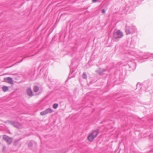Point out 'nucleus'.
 Here are the masks:
<instances>
[{
	"mask_svg": "<svg viewBox=\"0 0 153 153\" xmlns=\"http://www.w3.org/2000/svg\"><path fill=\"white\" fill-rule=\"evenodd\" d=\"M39 87L38 86H35L34 87L33 91L35 92H37L39 91Z\"/></svg>",
	"mask_w": 153,
	"mask_h": 153,
	"instance_id": "obj_10",
	"label": "nucleus"
},
{
	"mask_svg": "<svg viewBox=\"0 0 153 153\" xmlns=\"http://www.w3.org/2000/svg\"><path fill=\"white\" fill-rule=\"evenodd\" d=\"M151 58H153V56H151Z\"/></svg>",
	"mask_w": 153,
	"mask_h": 153,
	"instance_id": "obj_19",
	"label": "nucleus"
},
{
	"mask_svg": "<svg viewBox=\"0 0 153 153\" xmlns=\"http://www.w3.org/2000/svg\"><path fill=\"white\" fill-rule=\"evenodd\" d=\"M102 12L104 14L105 12V10L104 9H103L102 10Z\"/></svg>",
	"mask_w": 153,
	"mask_h": 153,
	"instance_id": "obj_16",
	"label": "nucleus"
},
{
	"mask_svg": "<svg viewBox=\"0 0 153 153\" xmlns=\"http://www.w3.org/2000/svg\"><path fill=\"white\" fill-rule=\"evenodd\" d=\"M23 59H22L19 62H22L23 61Z\"/></svg>",
	"mask_w": 153,
	"mask_h": 153,
	"instance_id": "obj_18",
	"label": "nucleus"
},
{
	"mask_svg": "<svg viewBox=\"0 0 153 153\" xmlns=\"http://www.w3.org/2000/svg\"><path fill=\"white\" fill-rule=\"evenodd\" d=\"M123 36V33L120 30H115L113 32L112 38L114 42H117Z\"/></svg>",
	"mask_w": 153,
	"mask_h": 153,
	"instance_id": "obj_1",
	"label": "nucleus"
},
{
	"mask_svg": "<svg viewBox=\"0 0 153 153\" xmlns=\"http://www.w3.org/2000/svg\"><path fill=\"white\" fill-rule=\"evenodd\" d=\"M53 112L52 109L50 108H48L45 110L41 112L40 114L41 115L44 116L48 113H51Z\"/></svg>",
	"mask_w": 153,
	"mask_h": 153,
	"instance_id": "obj_4",
	"label": "nucleus"
},
{
	"mask_svg": "<svg viewBox=\"0 0 153 153\" xmlns=\"http://www.w3.org/2000/svg\"><path fill=\"white\" fill-rule=\"evenodd\" d=\"M136 31V28L134 26L126 27L125 31L127 35L130 34H133Z\"/></svg>",
	"mask_w": 153,
	"mask_h": 153,
	"instance_id": "obj_2",
	"label": "nucleus"
},
{
	"mask_svg": "<svg viewBox=\"0 0 153 153\" xmlns=\"http://www.w3.org/2000/svg\"><path fill=\"white\" fill-rule=\"evenodd\" d=\"M2 90L4 92H6L8 90V88L7 86H4L2 88Z\"/></svg>",
	"mask_w": 153,
	"mask_h": 153,
	"instance_id": "obj_11",
	"label": "nucleus"
},
{
	"mask_svg": "<svg viewBox=\"0 0 153 153\" xmlns=\"http://www.w3.org/2000/svg\"><path fill=\"white\" fill-rule=\"evenodd\" d=\"M133 65H133V66H132V65H130V64H128V65H129V67L130 68H133L134 67H135V64L134 62H133Z\"/></svg>",
	"mask_w": 153,
	"mask_h": 153,
	"instance_id": "obj_14",
	"label": "nucleus"
},
{
	"mask_svg": "<svg viewBox=\"0 0 153 153\" xmlns=\"http://www.w3.org/2000/svg\"><path fill=\"white\" fill-rule=\"evenodd\" d=\"M5 82H7L10 84H13V80L12 78L10 77H8L6 78H5L4 79Z\"/></svg>",
	"mask_w": 153,
	"mask_h": 153,
	"instance_id": "obj_6",
	"label": "nucleus"
},
{
	"mask_svg": "<svg viewBox=\"0 0 153 153\" xmlns=\"http://www.w3.org/2000/svg\"><path fill=\"white\" fill-rule=\"evenodd\" d=\"M27 95L30 97H31L33 95V92L30 88H28L27 89Z\"/></svg>",
	"mask_w": 153,
	"mask_h": 153,
	"instance_id": "obj_7",
	"label": "nucleus"
},
{
	"mask_svg": "<svg viewBox=\"0 0 153 153\" xmlns=\"http://www.w3.org/2000/svg\"><path fill=\"white\" fill-rule=\"evenodd\" d=\"M82 77L83 78L85 79H86L87 78V76L85 72H84L83 73Z\"/></svg>",
	"mask_w": 153,
	"mask_h": 153,
	"instance_id": "obj_13",
	"label": "nucleus"
},
{
	"mask_svg": "<svg viewBox=\"0 0 153 153\" xmlns=\"http://www.w3.org/2000/svg\"><path fill=\"white\" fill-rule=\"evenodd\" d=\"M58 105L57 103H54L53 105V107L54 109H56L57 108Z\"/></svg>",
	"mask_w": 153,
	"mask_h": 153,
	"instance_id": "obj_12",
	"label": "nucleus"
},
{
	"mask_svg": "<svg viewBox=\"0 0 153 153\" xmlns=\"http://www.w3.org/2000/svg\"><path fill=\"white\" fill-rule=\"evenodd\" d=\"M99 132L98 130H94L91 133V134L95 137H96L97 135Z\"/></svg>",
	"mask_w": 153,
	"mask_h": 153,
	"instance_id": "obj_8",
	"label": "nucleus"
},
{
	"mask_svg": "<svg viewBox=\"0 0 153 153\" xmlns=\"http://www.w3.org/2000/svg\"><path fill=\"white\" fill-rule=\"evenodd\" d=\"M106 71V70H105V69H103L102 70V72H105V71Z\"/></svg>",
	"mask_w": 153,
	"mask_h": 153,
	"instance_id": "obj_17",
	"label": "nucleus"
},
{
	"mask_svg": "<svg viewBox=\"0 0 153 153\" xmlns=\"http://www.w3.org/2000/svg\"><path fill=\"white\" fill-rule=\"evenodd\" d=\"M100 74H101V73H100Z\"/></svg>",
	"mask_w": 153,
	"mask_h": 153,
	"instance_id": "obj_20",
	"label": "nucleus"
},
{
	"mask_svg": "<svg viewBox=\"0 0 153 153\" xmlns=\"http://www.w3.org/2000/svg\"><path fill=\"white\" fill-rule=\"evenodd\" d=\"M95 137L91 134L88 137V140L90 141H92Z\"/></svg>",
	"mask_w": 153,
	"mask_h": 153,
	"instance_id": "obj_9",
	"label": "nucleus"
},
{
	"mask_svg": "<svg viewBox=\"0 0 153 153\" xmlns=\"http://www.w3.org/2000/svg\"><path fill=\"white\" fill-rule=\"evenodd\" d=\"M3 139L5 141L8 145L10 144L12 142V138L6 135L3 136Z\"/></svg>",
	"mask_w": 153,
	"mask_h": 153,
	"instance_id": "obj_3",
	"label": "nucleus"
},
{
	"mask_svg": "<svg viewBox=\"0 0 153 153\" xmlns=\"http://www.w3.org/2000/svg\"><path fill=\"white\" fill-rule=\"evenodd\" d=\"M28 146L29 147H31L33 146V143L31 142H30L28 143Z\"/></svg>",
	"mask_w": 153,
	"mask_h": 153,
	"instance_id": "obj_15",
	"label": "nucleus"
},
{
	"mask_svg": "<svg viewBox=\"0 0 153 153\" xmlns=\"http://www.w3.org/2000/svg\"><path fill=\"white\" fill-rule=\"evenodd\" d=\"M10 124L15 127L18 128H21L22 126L18 122H10Z\"/></svg>",
	"mask_w": 153,
	"mask_h": 153,
	"instance_id": "obj_5",
	"label": "nucleus"
}]
</instances>
